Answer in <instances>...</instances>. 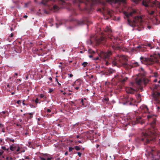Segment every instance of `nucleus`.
<instances>
[{"label": "nucleus", "mask_w": 160, "mask_h": 160, "mask_svg": "<svg viewBox=\"0 0 160 160\" xmlns=\"http://www.w3.org/2000/svg\"><path fill=\"white\" fill-rule=\"evenodd\" d=\"M141 62L142 63L145 64H151L153 63L154 61L153 57H151L150 58H148L143 57H141L140 58Z\"/></svg>", "instance_id": "nucleus-1"}, {"label": "nucleus", "mask_w": 160, "mask_h": 160, "mask_svg": "<svg viewBox=\"0 0 160 160\" xmlns=\"http://www.w3.org/2000/svg\"><path fill=\"white\" fill-rule=\"evenodd\" d=\"M147 152L148 153L149 156L150 157L153 158L154 156L156 155L160 157V152H156L154 148H149L147 150Z\"/></svg>", "instance_id": "nucleus-2"}, {"label": "nucleus", "mask_w": 160, "mask_h": 160, "mask_svg": "<svg viewBox=\"0 0 160 160\" xmlns=\"http://www.w3.org/2000/svg\"><path fill=\"white\" fill-rule=\"evenodd\" d=\"M152 4L155 5H157L159 4V3L156 1L152 2L151 0H145L142 2L143 5L146 7L148 6L153 7V6L152 5Z\"/></svg>", "instance_id": "nucleus-3"}, {"label": "nucleus", "mask_w": 160, "mask_h": 160, "mask_svg": "<svg viewBox=\"0 0 160 160\" xmlns=\"http://www.w3.org/2000/svg\"><path fill=\"white\" fill-rule=\"evenodd\" d=\"M112 54L111 51H108L106 52H102L100 55V57L104 59H108Z\"/></svg>", "instance_id": "nucleus-4"}, {"label": "nucleus", "mask_w": 160, "mask_h": 160, "mask_svg": "<svg viewBox=\"0 0 160 160\" xmlns=\"http://www.w3.org/2000/svg\"><path fill=\"white\" fill-rule=\"evenodd\" d=\"M135 80L136 84L138 86L137 88L142 90V88L141 86V84L142 82V80L138 78L137 79H135Z\"/></svg>", "instance_id": "nucleus-5"}, {"label": "nucleus", "mask_w": 160, "mask_h": 160, "mask_svg": "<svg viewBox=\"0 0 160 160\" xmlns=\"http://www.w3.org/2000/svg\"><path fill=\"white\" fill-rule=\"evenodd\" d=\"M153 58L154 60L153 63L156 62L160 65V55H159V56L157 57L153 56Z\"/></svg>", "instance_id": "nucleus-6"}, {"label": "nucleus", "mask_w": 160, "mask_h": 160, "mask_svg": "<svg viewBox=\"0 0 160 160\" xmlns=\"http://www.w3.org/2000/svg\"><path fill=\"white\" fill-rule=\"evenodd\" d=\"M155 92L153 94V96L155 98L156 100H157L158 99L160 98V92H156L154 91Z\"/></svg>", "instance_id": "nucleus-7"}, {"label": "nucleus", "mask_w": 160, "mask_h": 160, "mask_svg": "<svg viewBox=\"0 0 160 160\" xmlns=\"http://www.w3.org/2000/svg\"><path fill=\"white\" fill-rule=\"evenodd\" d=\"M142 21V19L141 17H137L134 18L133 22L135 23L138 22H140Z\"/></svg>", "instance_id": "nucleus-8"}, {"label": "nucleus", "mask_w": 160, "mask_h": 160, "mask_svg": "<svg viewBox=\"0 0 160 160\" xmlns=\"http://www.w3.org/2000/svg\"><path fill=\"white\" fill-rule=\"evenodd\" d=\"M151 77L152 78H160L159 75L156 72H152V74Z\"/></svg>", "instance_id": "nucleus-9"}, {"label": "nucleus", "mask_w": 160, "mask_h": 160, "mask_svg": "<svg viewBox=\"0 0 160 160\" xmlns=\"http://www.w3.org/2000/svg\"><path fill=\"white\" fill-rule=\"evenodd\" d=\"M136 12L135 10H133V11L130 12L129 14H128L127 12H124V14L127 17H128L130 16H132V14Z\"/></svg>", "instance_id": "nucleus-10"}, {"label": "nucleus", "mask_w": 160, "mask_h": 160, "mask_svg": "<svg viewBox=\"0 0 160 160\" xmlns=\"http://www.w3.org/2000/svg\"><path fill=\"white\" fill-rule=\"evenodd\" d=\"M126 92L130 93H132L134 92V90L132 88H128L126 89Z\"/></svg>", "instance_id": "nucleus-11"}, {"label": "nucleus", "mask_w": 160, "mask_h": 160, "mask_svg": "<svg viewBox=\"0 0 160 160\" xmlns=\"http://www.w3.org/2000/svg\"><path fill=\"white\" fill-rule=\"evenodd\" d=\"M43 156L47 160H51L52 158V157L48 154H45Z\"/></svg>", "instance_id": "nucleus-12"}, {"label": "nucleus", "mask_w": 160, "mask_h": 160, "mask_svg": "<svg viewBox=\"0 0 160 160\" xmlns=\"http://www.w3.org/2000/svg\"><path fill=\"white\" fill-rule=\"evenodd\" d=\"M17 145H12L10 147V149L12 151H15L16 148V146Z\"/></svg>", "instance_id": "nucleus-13"}, {"label": "nucleus", "mask_w": 160, "mask_h": 160, "mask_svg": "<svg viewBox=\"0 0 160 160\" xmlns=\"http://www.w3.org/2000/svg\"><path fill=\"white\" fill-rule=\"evenodd\" d=\"M81 85V82L80 81L77 80L73 84V86H80Z\"/></svg>", "instance_id": "nucleus-14"}, {"label": "nucleus", "mask_w": 160, "mask_h": 160, "mask_svg": "<svg viewBox=\"0 0 160 160\" xmlns=\"http://www.w3.org/2000/svg\"><path fill=\"white\" fill-rule=\"evenodd\" d=\"M104 31L105 32H111V28L109 27H108V26H107L106 28L104 30Z\"/></svg>", "instance_id": "nucleus-15"}, {"label": "nucleus", "mask_w": 160, "mask_h": 160, "mask_svg": "<svg viewBox=\"0 0 160 160\" xmlns=\"http://www.w3.org/2000/svg\"><path fill=\"white\" fill-rule=\"evenodd\" d=\"M159 86L158 85H155L153 87V90H155V89H157L158 90V87H159Z\"/></svg>", "instance_id": "nucleus-16"}, {"label": "nucleus", "mask_w": 160, "mask_h": 160, "mask_svg": "<svg viewBox=\"0 0 160 160\" xmlns=\"http://www.w3.org/2000/svg\"><path fill=\"white\" fill-rule=\"evenodd\" d=\"M125 0H115V3H118L119 2H122V3H124L125 2Z\"/></svg>", "instance_id": "nucleus-17"}, {"label": "nucleus", "mask_w": 160, "mask_h": 160, "mask_svg": "<svg viewBox=\"0 0 160 160\" xmlns=\"http://www.w3.org/2000/svg\"><path fill=\"white\" fill-rule=\"evenodd\" d=\"M140 95L139 94L137 96V99L138 100V102H139L140 101L141 99H140Z\"/></svg>", "instance_id": "nucleus-18"}, {"label": "nucleus", "mask_w": 160, "mask_h": 160, "mask_svg": "<svg viewBox=\"0 0 160 160\" xmlns=\"http://www.w3.org/2000/svg\"><path fill=\"white\" fill-rule=\"evenodd\" d=\"M112 48L114 49H116V50H118L120 49V48L119 47H116L114 46H112Z\"/></svg>", "instance_id": "nucleus-19"}, {"label": "nucleus", "mask_w": 160, "mask_h": 160, "mask_svg": "<svg viewBox=\"0 0 160 160\" xmlns=\"http://www.w3.org/2000/svg\"><path fill=\"white\" fill-rule=\"evenodd\" d=\"M88 64V63L87 62H84L82 64V65L83 66V67H85Z\"/></svg>", "instance_id": "nucleus-20"}, {"label": "nucleus", "mask_w": 160, "mask_h": 160, "mask_svg": "<svg viewBox=\"0 0 160 160\" xmlns=\"http://www.w3.org/2000/svg\"><path fill=\"white\" fill-rule=\"evenodd\" d=\"M53 9L56 10H58V7L56 5L54 6L53 7Z\"/></svg>", "instance_id": "nucleus-21"}, {"label": "nucleus", "mask_w": 160, "mask_h": 160, "mask_svg": "<svg viewBox=\"0 0 160 160\" xmlns=\"http://www.w3.org/2000/svg\"><path fill=\"white\" fill-rule=\"evenodd\" d=\"M16 150L17 152H18L20 151V148L18 145H17Z\"/></svg>", "instance_id": "nucleus-22"}, {"label": "nucleus", "mask_w": 160, "mask_h": 160, "mask_svg": "<svg viewBox=\"0 0 160 160\" xmlns=\"http://www.w3.org/2000/svg\"><path fill=\"white\" fill-rule=\"evenodd\" d=\"M133 64H134V65H133V66L134 67L137 66L138 65V63L137 62H134L132 63Z\"/></svg>", "instance_id": "nucleus-23"}, {"label": "nucleus", "mask_w": 160, "mask_h": 160, "mask_svg": "<svg viewBox=\"0 0 160 160\" xmlns=\"http://www.w3.org/2000/svg\"><path fill=\"white\" fill-rule=\"evenodd\" d=\"M75 149L76 150L78 151L80 150V148L78 146H76L75 147Z\"/></svg>", "instance_id": "nucleus-24"}, {"label": "nucleus", "mask_w": 160, "mask_h": 160, "mask_svg": "<svg viewBox=\"0 0 160 160\" xmlns=\"http://www.w3.org/2000/svg\"><path fill=\"white\" fill-rule=\"evenodd\" d=\"M154 13V11H151L150 12H149V14L152 15H153Z\"/></svg>", "instance_id": "nucleus-25"}, {"label": "nucleus", "mask_w": 160, "mask_h": 160, "mask_svg": "<svg viewBox=\"0 0 160 160\" xmlns=\"http://www.w3.org/2000/svg\"><path fill=\"white\" fill-rule=\"evenodd\" d=\"M74 149V148L72 147H69V152H71L72 150Z\"/></svg>", "instance_id": "nucleus-26"}, {"label": "nucleus", "mask_w": 160, "mask_h": 160, "mask_svg": "<svg viewBox=\"0 0 160 160\" xmlns=\"http://www.w3.org/2000/svg\"><path fill=\"white\" fill-rule=\"evenodd\" d=\"M6 159L7 160H12V158L11 157H7L6 158Z\"/></svg>", "instance_id": "nucleus-27"}, {"label": "nucleus", "mask_w": 160, "mask_h": 160, "mask_svg": "<svg viewBox=\"0 0 160 160\" xmlns=\"http://www.w3.org/2000/svg\"><path fill=\"white\" fill-rule=\"evenodd\" d=\"M112 64L113 65L116 66V61H114L112 62Z\"/></svg>", "instance_id": "nucleus-28"}, {"label": "nucleus", "mask_w": 160, "mask_h": 160, "mask_svg": "<svg viewBox=\"0 0 160 160\" xmlns=\"http://www.w3.org/2000/svg\"><path fill=\"white\" fill-rule=\"evenodd\" d=\"M89 52L90 53H94V51H92L91 50H89Z\"/></svg>", "instance_id": "nucleus-29"}, {"label": "nucleus", "mask_w": 160, "mask_h": 160, "mask_svg": "<svg viewBox=\"0 0 160 160\" xmlns=\"http://www.w3.org/2000/svg\"><path fill=\"white\" fill-rule=\"evenodd\" d=\"M159 78H156L155 79H153V81L154 82H157L158 79H159Z\"/></svg>", "instance_id": "nucleus-30"}, {"label": "nucleus", "mask_w": 160, "mask_h": 160, "mask_svg": "<svg viewBox=\"0 0 160 160\" xmlns=\"http://www.w3.org/2000/svg\"><path fill=\"white\" fill-rule=\"evenodd\" d=\"M155 123V121H154L152 123V127L153 128H154V123Z\"/></svg>", "instance_id": "nucleus-31"}, {"label": "nucleus", "mask_w": 160, "mask_h": 160, "mask_svg": "<svg viewBox=\"0 0 160 160\" xmlns=\"http://www.w3.org/2000/svg\"><path fill=\"white\" fill-rule=\"evenodd\" d=\"M40 97L41 98H43L44 97V95L43 94H41L40 95Z\"/></svg>", "instance_id": "nucleus-32"}, {"label": "nucleus", "mask_w": 160, "mask_h": 160, "mask_svg": "<svg viewBox=\"0 0 160 160\" xmlns=\"http://www.w3.org/2000/svg\"><path fill=\"white\" fill-rule=\"evenodd\" d=\"M38 98H37L35 100V102L36 103H38Z\"/></svg>", "instance_id": "nucleus-33"}, {"label": "nucleus", "mask_w": 160, "mask_h": 160, "mask_svg": "<svg viewBox=\"0 0 160 160\" xmlns=\"http://www.w3.org/2000/svg\"><path fill=\"white\" fill-rule=\"evenodd\" d=\"M152 117V116L151 115H148L147 116V118L148 119H149V118H151Z\"/></svg>", "instance_id": "nucleus-34"}, {"label": "nucleus", "mask_w": 160, "mask_h": 160, "mask_svg": "<svg viewBox=\"0 0 160 160\" xmlns=\"http://www.w3.org/2000/svg\"><path fill=\"white\" fill-rule=\"evenodd\" d=\"M3 153V151H0V156Z\"/></svg>", "instance_id": "nucleus-35"}, {"label": "nucleus", "mask_w": 160, "mask_h": 160, "mask_svg": "<svg viewBox=\"0 0 160 160\" xmlns=\"http://www.w3.org/2000/svg\"><path fill=\"white\" fill-rule=\"evenodd\" d=\"M21 102V101L20 100H18L17 102V103L18 104H19Z\"/></svg>", "instance_id": "nucleus-36"}, {"label": "nucleus", "mask_w": 160, "mask_h": 160, "mask_svg": "<svg viewBox=\"0 0 160 160\" xmlns=\"http://www.w3.org/2000/svg\"><path fill=\"white\" fill-rule=\"evenodd\" d=\"M68 76L70 77H73V75L72 74H68Z\"/></svg>", "instance_id": "nucleus-37"}, {"label": "nucleus", "mask_w": 160, "mask_h": 160, "mask_svg": "<svg viewBox=\"0 0 160 160\" xmlns=\"http://www.w3.org/2000/svg\"><path fill=\"white\" fill-rule=\"evenodd\" d=\"M78 155L79 156V157H80L81 155V153H80L79 152H78Z\"/></svg>", "instance_id": "nucleus-38"}, {"label": "nucleus", "mask_w": 160, "mask_h": 160, "mask_svg": "<svg viewBox=\"0 0 160 160\" xmlns=\"http://www.w3.org/2000/svg\"><path fill=\"white\" fill-rule=\"evenodd\" d=\"M83 99H82L81 100V102H82V105H84V103H83Z\"/></svg>", "instance_id": "nucleus-39"}, {"label": "nucleus", "mask_w": 160, "mask_h": 160, "mask_svg": "<svg viewBox=\"0 0 160 160\" xmlns=\"http://www.w3.org/2000/svg\"><path fill=\"white\" fill-rule=\"evenodd\" d=\"M47 111L48 112H51V110L50 109H47Z\"/></svg>", "instance_id": "nucleus-40"}, {"label": "nucleus", "mask_w": 160, "mask_h": 160, "mask_svg": "<svg viewBox=\"0 0 160 160\" xmlns=\"http://www.w3.org/2000/svg\"><path fill=\"white\" fill-rule=\"evenodd\" d=\"M2 148L3 149V150H6V147H2Z\"/></svg>", "instance_id": "nucleus-41"}, {"label": "nucleus", "mask_w": 160, "mask_h": 160, "mask_svg": "<svg viewBox=\"0 0 160 160\" xmlns=\"http://www.w3.org/2000/svg\"><path fill=\"white\" fill-rule=\"evenodd\" d=\"M79 86H76V87L75 88V89L77 90H78L79 88Z\"/></svg>", "instance_id": "nucleus-42"}, {"label": "nucleus", "mask_w": 160, "mask_h": 160, "mask_svg": "<svg viewBox=\"0 0 160 160\" xmlns=\"http://www.w3.org/2000/svg\"><path fill=\"white\" fill-rule=\"evenodd\" d=\"M95 1H96L97 0H95ZM108 1H110V2H113L114 0H107Z\"/></svg>", "instance_id": "nucleus-43"}, {"label": "nucleus", "mask_w": 160, "mask_h": 160, "mask_svg": "<svg viewBox=\"0 0 160 160\" xmlns=\"http://www.w3.org/2000/svg\"><path fill=\"white\" fill-rule=\"evenodd\" d=\"M41 159L42 160H46V159H45V158H41Z\"/></svg>", "instance_id": "nucleus-44"}, {"label": "nucleus", "mask_w": 160, "mask_h": 160, "mask_svg": "<svg viewBox=\"0 0 160 160\" xmlns=\"http://www.w3.org/2000/svg\"><path fill=\"white\" fill-rule=\"evenodd\" d=\"M157 109L159 111V110H160V108L159 107H158Z\"/></svg>", "instance_id": "nucleus-45"}, {"label": "nucleus", "mask_w": 160, "mask_h": 160, "mask_svg": "<svg viewBox=\"0 0 160 160\" xmlns=\"http://www.w3.org/2000/svg\"><path fill=\"white\" fill-rule=\"evenodd\" d=\"M68 154V152H66L65 153V155H67Z\"/></svg>", "instance_id": "nucleus-46"}, {"label": "nucleus", "mask_w": 160, "mask_h": 160, "mask_svg": "<svg viewBox=\"0 0 160 160\" xmlns=\"http://www.w3.org/2000/svg\"><path fill=\"white\" fill-rule=\"evenodd\" d=\"M148 138L147 139V143H148L149 142Z\"/></svg>", "instance_id": "nucleus-47"}, {"label": "nucleus", "mask_w": 160, "mask_h": 160, "mask_svg": "<svg viewBox=\"0 0 160 160\" xmlns=\"http://www.w3.org/2000/svg\"><path fill=\"white\" fill-rule=\"evenodd\" d=\"M13 36V34L12 33L11 34V37H12Z\"/></svg>", "instance_id": "nucleus-48"}, {"label": "nucleus", "mask_w": 160, "mask_h": 160, "mask_svg": "<svg viewBox=\"0 0 160 160\" xmlns=\"http://www.w3.org/2000/svg\"><path fill=\"white\" fill-rule=\"evenodd\" d=\"M144 108H145V109H147V110H148V108H147L145 106Z\"/></svg>", "instance_id": "nucleus-49"}, {"label": "nucleus", "mask_w": 160, "mask_h": 160, "mask_svg": "<svg viewBox=\"0 0 160 160\" xmlns=\"http://www.w3.org/2000/svg\"><path fill=\"white\" fill-rule=\"evenodd\" d=\"M3 127V125L2 124H0V127Z\"/></svg>", "instance_id": "nucleus-50"}, {"label": "nucleus", "mask_w": 160, "mask_h": 160, "mask_svg": "<svg viewBox=\"0 0 160 160\" xmlns=\"http://www.w3.org/2000/svg\"><path fill=\"white\" fill-rule=\"evenodd\" d=\"M29 114L30 115H33V113H29Z\"/></svg>", "instance_id": "nucleus-51"}, {"label": "nucleus", "mask_w": 160, "mask_h": 160, "mask_svg": "<svg viewBox=\"0 0 160 160\" xmlns=\"http://www.w3.org/2000/svg\"><path fill=\"white\" fill-rule=\"evenodd\" d=\"M27 17H28L26 15H25L24 16V17L25 18H26Z\"/></svg>", "instance_id": "nucleus-52"}, {"label": "nucleus", "mask_w": 160, "mask_h": 160, "mask_svg": "<svg viewBox=\"0 0 160 160\" xmlns=\"http://www.w3.org/2000/svg\"><path fill=\"white\" fill-rule=\"evenodd\" d=\"M89 57L90 58H91L92 57V55H89Z\"/></svg>", "instance_id": "nucleus-53"}, {"label": "nucleus", "mask_w": 160, "mask_h": 160, "mask_svg": "<svg viewBox=\"0 0 160 160\" xmlns=\"http://www.w3.org/2000/svg\"><path fill=\"white\" fill-rule=\"evenodd\" d=\"M2 113L3 114H4L5 113V111H3L2 112Z\"/></svg>", "instance_id": "nucleus-54"}, {"label": "nucleus", "mask_w": 160, "mask_h": 160, "mask_svg": "<svg viewBox=\"0 0 160 160\" xmlns=\"http://www.w3.org/2000/svg\"><path fill=\"white\" fill-rule=\"evenodd\" d=\"M148 46H149V47H150V46H151V44H148Z\"/></svg>", "instance_id": "nucleus-55"}, {"label": "nucleus", "mask_w": 160, "mask_h": 160, "mask_svg": "<svg viewBox=\"0 0 160 160\" xmlns=\"http://www.w3.org/2000/svg\"><path fill=\"white\" fill-rule=\"evenodd\" d=\"M148 27L149 29H150L151 28V27L150 26H148Z\"/></svg>", "instance_id": "nucleus-56"}, {"label": "nucleus", "mask_w": 160, "mask_h": 160, "mask_svg": "<svg viewBox=\"0 0 160 160\" xmlns=\"http://www.w3.org/2000/svg\"><path fill=\"white\" fill-rule=\"evenodd\" d=\"M49 79L50 81L52 80V78H49Z\"/></svg>", "instance_id": "nucleus-57"}, {"label": "nucleus", "mask_w": 160, "mask_h": 160, "mask_svg": "<svg viewBox=\"0 0 160 160\" xmlns=\"http://www.w3.org/2000/svg\"><path fill=\"white\" fill-rule=\"evenodd\" d=\"M57 82L59 85H61V84L58 82V81H57Z\"/></svg>", "instance_id": "nucleus-58"}, {"label": "nucleus", "mask_w": 160, "mask_h": 160, "mask_svg": "<svg viewBox=\"0 0 160 160\" xmlns=\"http://www.w3.org/2000/svg\"><path fill=\"white\" fill-rule=\"evenodd\" d=\"M2 131L3 132H4V130L3 129H2Z\"/></svg>", "instance_id": "nucleus-59"}, {"label": "nucleus", "mask_w": 160, "mask_h": 160, "mask_svg": "<svg viewBox=\"0 0 160 160\" xmlns=\"http://www.w3.org/2000/svg\"><path fill=\"white\" fill-rule=\"evenodd\" d=\"M78 142L80 143H82V142L81 141H78Z\"/></svg>", "instance_id": "nucleus-60"}, {"label": "nucleus", "mask_w": 160, "mask_h": 160, "mask_svg": "<svg viewBox=\"0 0 160 160\" xmlns=\"http://www.w3.org/2000/svg\"><path fill=\"white\" fill-rule=\"evenodd\" d=\"M98 59V58H96L94 59L95 60H97Z\"/></svg>", "instance_id": "nucleus-61"}, {"label": "nucleus", "mask_w": 160, "mask_h": 160, "mask_svg": "<svg viewBox=\"0 0 160 160\" xmlns=\"http://www.w3.org/2000/svg\"><path fill=\"white\" fill-rule=\"evenodd\" d=\"M22 104H23V105H25V103H24L23 102H22Z\"/></svg>", "instance_id": "nucleus-62"}, {"label": "nucleus", "mask_w": 160, "mask_h": 160, "mask_svg": "<svg viewBox=\"0 0 160 160\" xmlns=\"http://www.w3.org/2000/svg\"><path fill=\"white\" fill-rule=\"evenodd\" d=\"M79 138V136L78 135L77 136V138Z\"/></svg>", "instance_id": "nucleus-63"}, {"label": "nucleus", "mask_w": 160, "mask_h": 160, "mask_svg": "<svg viewBox=\"0 0 160 160\" xmlns=\"http://www.w3.org/2000/svg\"><path fill=\"white\" fill-rule=\"evenodd\" d=\"M158 83H160V80H159L158 81Z\"/></svg>", "instance_id": "nucleus-64"}]
</instances>
